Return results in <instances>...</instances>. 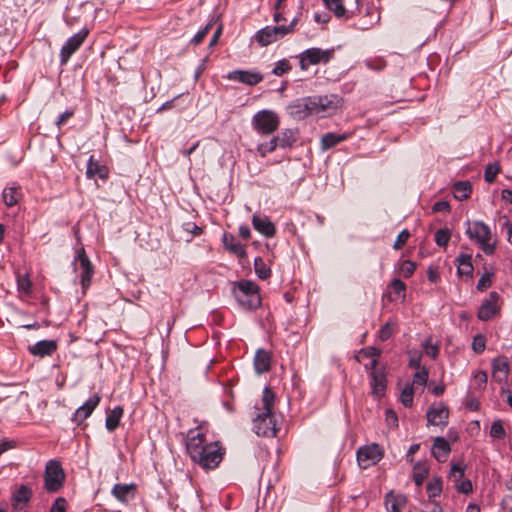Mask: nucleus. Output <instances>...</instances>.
Segmentation results:
<instances>
[{
  "label": "nucleus",
  "mask_w": 512,
  "mask_h": 512,
  "mask_svg": "<svg viewBox=\"0 0 512 512\" xmlns=\"http://www.w3.org/2000/svg\"><path fill=\"white\" fill-rule=\"evenodd\" d=\"M485 345L486 339L483 335L479 334L474 337L472 342V348L476 353H482L485 350Z\"/></svg>",
  "instance_id": "nucleus-55"
},
{
  "label": "nucleus",
  "mask_w": 512,
  "mask_h": 512,
  "mask_svg": "<svg viewBox=\"0 0 512 512\" xmlns=\"http://www.w3.org/2000/svg\"><path fill=\"white\" fill-rule=\"evenodd\" d=\"M423 349L426 355L431 357L432 359H435L439 354V347L436 344H432L430 339H427L423 343Z\"/></svg>",
  "instance_id": "nucleus-53"
},
{
  "label": "nucleus",
  "mask_w": 512,
  "mask_h": 512,
  "mask_svg": "<svg viewBox=\"0 0 512 512\" xmlns=\"http://www.w3.org/2000/svg\"><path fill=\"white\" fill-rule=\"evenodd\" d=\"M421 358L420 353H410L409 367L414 369H421Z\"/></svg>",
  "instance_id": "nucleus-64"
},
{
  "label": "nucleus",
  "mask_w": 512,
  "mask_h": 512,
  "mask_svg": "<svg viewBox=\"0 0 512 512\" xmlns=\"http://www.w3.org/2000/svg\"><path fill=\"white\" fill-rule=\"evenodd\" d=\"M391 287L395 294L401 296L402 298L405 297L406 285L403 281L400 279H394L391 282Z\"/></svg>",
  "instance_id": "nucleus-60"
},
{
  "label": "nucleus",
  "mask_w": 512,
  "mask_h": 512,
  "mask_svg": "<svg viewBox=\"0 0 512 512\" xmlns=\"http://www.w3.org/2000/svg\"><path fill=\"white\" fill-rule=\"evenodd\" d=\"M100 396L95 394L91 396L83 405H81L73 414L72 421L77 424L82 423L86 420L99 405Z\"/></svg>",
  "instance_id": "nucleus-16"
},
{
  "label": "nucleus",
  "mask_w": 512,
  "mask_h": 512,
  "mask_svg": "<svg viewBox=\"0 0 512 512\" xmlns=\"http://www.w3.org/2000/svg\"><path fill=\"white\" fill-rule=\"evenodd\" d=\"M67 509V501L63 497H58L55 499L53 504L50 507L49 512H66Z\"/></svg>",
  "instance_id": "nucleus-56"
},
{
  "label": "nucleus",
  "mask_w": 512,
  "mask_h": 512,
  "mask_svg": "<svg viewBox=\"0 0 512 512\" xmlns=\"http://www.w3.org/2000/svg\"><path fill=\"white\" fill-rule=\"evenodd\" d=\"M271 366V354L265 349H258L254 357V368L258 374L268 372Z\"/></svg>",
  "instance_id": "nucleus-24"
},
{
  "label": "nucleus",
  "mask_w": 512,
  "mask_h": 512,
  "mask_svg": "<svg viewBox=\"0 0 512 512\" xmlns=\"http://www.w3.org/2000/svg\"><path fill=\"white\" fill-rule=\"evenodd\" d=\"M253 430L259 436L274 437L277 433V421L274 414H258L253 421Z\"/></svg>",
  "instance_id": "nucleus-10"
},
{
  "label": "nucleus",
  "mask_w": 512,
  "mask_h": 512,
  "mask_svg": "<svg viewBox=\"0 0 512 512\" xmlns=\"http://www.w3.org/2000/svg\"><path fill=\"white\" fill-rule=\"evenodd\" d=\"M21 191H20V188L17 187V186H11V187H6L4 190H3V193H2V198H3V201L4 203L8 206V207H12L14 205H16L20 198H21Z\"/></svg>",
  "instance_id": "nucleus-33"
},
{
  "label": "nucleus",
  "mask_w": 512,
  "mask_h": 512,
  "mask_svg": "<svg viewBox=\"0 0 512 512\" xmlns=\"http://www.w3.org/2000/svg\"><path fill=\"white\" fill-rule=\"evenodd\" d=\"M409 237H410L409 231L406 229L402 230L398 234V236L394 242V245H393L394 249H396V250L401 249L406 244Z\"/></svg>",
  "instance_id": "nucleus-57"
},
{
  "label": "nucleus",
  "mask_w": 512,
  "mask_h": 512,
  "mask_svg": "<svg viewBox=\"0 0 512 512\" xmlns=\"http://www.w3.org/2000/svg\"><path fill=\"white\" fill-rule=\"evenodd\" d=\"M499 166L497 164H489L484 172V178L486 182L492 183L499 172Z\"/></svg>",
  "instance_id": "nucleus-54"
},
{
  "label": "nucleus",
  "mask_w": 512,
  "mask_h": 512,
  "mask_svg": "<svg viewBox=\"0 0 512 512\" xmlns=\"http://www.w3.org/2000/svg\"><path fill=\"white\" fill-rule=\"evenodd\" d=\"M383 457V450L380 445L373 443L358 449L357 461L361 468L367 469L368 467L378 463Z\"/></svg>",
  "instance_id": "nucleus-8"
},
{
  "label": "nucleus",
  "mask_w": 512,
  "mask_h": 512,
  "mask_svg": "<svg viewBox=\"0 0 512 512\" xmlns=\"http://www.w3.org/2000/svg\"><path fill=\"white\" fill-rule=\"evenodd\" d=\"M472 192V186L468 181L456 182L453 186L454 197L458 200L467 199Z\"/></svg>",
  "instance_id": "nucleus-35"
},
{
  "label": "nucleus",
  "mask_w": 512,
  "mask_h": 512,
  "mask_svg": "<svg viewBox=\"0 0 512 512\" xmlns=\"http://www.w3.org/2000/svg\"><path fill=\"white\" fill-rule=\"evenodd\" d=\"M222 242L226 250L230 253L238 256L244 257L246 255V251L244 246L236 240V238L230 233H224L222 237Z\"/></svg>",
  "instance_id": "nucleus-26"
},
{
  "label": "nucleus",
  "mask_w": 512,
  "mask_h": 512,
  "mask_svg": "<svg viewBox=\"0 0 512 512\" xmlns=\"http://www.w3.org/2000/svg\"><path fill=\"white\" fill-rule=\"evenodd\" d=\"M278 145L282 148L291 147L296 141V135L292 130H285L278 136Z\"/></svg>",
  "instance_id": "nucleus-41"
},
{
  "label": "nucleus",
  "mask_w": 512,
  "mask_h": 512,
  "mask_svg": "<svg viewBox=\"0 0 512 512\" xmlns=\"http://www.w3.org/2000/svg\"><path fill=\"white\" fill-rule=\"evenodd\" d=\"M487 379V373L479 370L473 375L472 385L475 389L483 390L486 387Z\"/></svg>",
  "instance_id": "nucleus-45"
},
{
  "label": "nucleus",
  "mask_w": 512,
  "mask_h": 512,
  "mask_svg": "<svg viewBox=\"0 0 512 512\" xmlns=\"http://www.w3.org/2000/svg\"><path fill=\"white\" fill-rule=\"evenodd\" d=\"M442 491V484L440 478H433L427 484V493L430 499L440 495Z\"/></svg>",
  "instance_id": "nucleus-43"
},
{
  "label": "nucleus",
  "mask_w": 512,
  "mask_h": 512,
  "mask_svg": "<svg viewBox=\"0 0 512 512\" xmlns=\"http://www.w3.org/2000/svg\"><path fill=\"white\" fill-rule=\"evenodd\" d=\"M237 302L247 310H253L260 306L261 297L259 293H252V295H245V297H241V295H235Z\"/></svg>",
  "instance_id": "nucleus-31"
},
{
  "label": "nucleus",
  "mask_w": 512,
  "mask_h": 512,
  "mask_svg": "<svg viewBox=\"0 0 512 512\" xmlns=\"http://www.w3.org/2000/svg\"><path fill=\"white\" fill-rule=\"evenodd\" d=\"M226 78L231 81H237L249 86H254L262 82L263 75L259 72L254 71L234 70L229 72Z\"/></svg>",
  "instance_id": "nucleus-15"
},
{
  "label": "nucleus",
  "mask_w": 512,
  "mask_h": 512,
  "mask_svg": "<svg viewBox=\"0 0 512 512\" xmlns=\"http://www.w3.org/2000/svg\"><path fill=\"white\" fill-rule=\"evenodd\" d=\"M395 326V322L391 320L387 321L379 331V339L381 341H387L392 336Z\"/></svg>",
  "instance_id": "nucleus-49"
},
{
  "label": "nucleus",
  "mask_w": 512,
  "mask_h": 512,
  "mask_svg": "<svg viewBox=\"0 0 512 512\" xmlns=\"http://www.w3.org/2000/svg\"><path fill=\"white\" fill-rule=\"evenodd\" d=\"M360 355L365 358L378 359L381 355V350L375 347H367L360 351Z\"/></svg>",
  "instance_id": "nucleus-62"
},
{
  "label": "nucleus",
  "mask_w": 512,
  "mask_h": 512,
  "mask_svg": "<svg viewBox=\"0 0 512 512\" xmlns=\"http://www.w3.org/2000/svg\"><path fill=\"white\" fill-rule=\"evenodd\" d=\"M65 479L64 471L58 461L50 460L46 464L44 475V486L48 492H56L63 486Z\"/></svg>",
  "instance_id": "nucleus-3"
},
{
  "label": "nucleus",
  "mask_w": 512,
  "mask_h": 512,
  "mask_svg": "<svg viewBox=\"0 0 512 512\" xmlns=\"http://www.w3.org/2000/svg\"><path fill=\"white\" fill-rule=\"evenodd\" d=\"M252 225L255 230L264 235L265 237H273L276 233L274 224L266 216L253 215Z\"/></svg>",
  "instance_id": "nucleus-21"
},
{
  "label": "nucleus",
  "mask_w": 512,
  "mask_h": 512,
  "mask_svg": "<svg viewBox=\"0 0 512 512\" xmlns=\"http://www.w3.org/2000/svg\"><path fill=\"white\" fill-rule=\"evenodd\" d=\"M499 299H500V296L497 292H495V291L490 292L488 298L482 302V304L478 310V313H477L478 319L481 321H488L493 316H495L500 310V306L498 304Z\"/></svg>",
  "instance_id": "nucleus-12"
},
{
  "label": "nucleus",
  "mask_w": 512,
  "mask_h": 512,
  "mask_svg": "<svg viewBox=\"0 0 512 512\" xmlns=\"http://www.w3.org/2000/svg\"><path fill=\"white\" fill-rule=\"evenodd\" d=\"M413 396H414L413 384L406 385L403 388V390L401 391V396H400L401 403L405 407H411L413 404Z\"/></svg>",
  "instance_id": "nucleus-44"
},
{
  "label": "nucleus",
  "mask_w": 512,
  "mask_h": 512,
  "mask_svg": "<svg viewBox=\"0 0 512 512\" xmlns=\"http://www.w3.org/2000/svg\"><path fill=\"white\" fill-rule=\"evenodd\" d=\"M450 452V444L444 437H436L434 439L431 453L438 462H445Z\"/></svg>",
  "instance_id": "nucleus-20"
},
{
  "label": "nucleus",
  "mask_w": 512,
  "mask_h": 512,
  "mask_svg": "<svg viewBox=\"0 0 512 512\" xmlns=\"http://www.w3.org/2000/svg\"><path fill=\"white\" fill-rule=\"evenodd\" d=\"M458 492L463 494H469L472 492V483L469 479H463L454 485Z\"/></svg>",
  "instance_id": "nucleus-58"
},
{
  "label": "nucleus",
  "mask_w": 512,
  "mask_h": 512,
  "mask_svg": "<svg viewBox=\"0 0 512 512\" xmlns=\"http://www.w3.org/2000/svg\"><path fill=\"white\" fill-rule=\"evenodd\" d=\"M18 289L26 294L30 293L31 282L27 276L18 277L17 280Z\"/></svg>",
  "instance_id": "nucleus-63"
},
{
  "label": "nucleus",
  "mask_w": 512,
  "mask_h": 512,
  "mask_svg": "<svg viewBox=\"0 0 512 512\" xmlns=\"http://www.w3.org/2000/svg\"><path fill=\"white\" fill-rule=\"evenodd\" d=\"M205 436L199 430H190L188 433L186 449L191 459L194 461L200 458V451L205 448Z\"/></svg>",
  "instance_id": "nucleus-14"
},
{
  "label": "nucleus",
  "mask_w": 512,
  "mask_h": 512,
  "mask_svg": "<svg viewBox=\"0 0 512 512\" xmlns=\"http://www.w3.org/2000/svg\"><path fill=\"white\" fill-rule=\"evenodd\" d=\"M212 28V23H208L203 29L199 30L197 34L192 38L191 43L198 45L207 36L208 32Z\"/></svg>",
  "instance_id": "nucleus-59"
},
{
  "label": "nucleus",
  "mask_w": 512,
  "mask_h": 512,
  "mask_svg": "<svg viewBox=\"0 0 512 512\" xmlns=\"http://www.w3.org/2000/svg\"><path fill=\"white\" fill-rule=\"evenodd\" d=\"M415 269L416 264L410 260H403L399 264V272L405 278L412 276Z\"/></svg>",
  "instance_id": "nucleus-46"
},
{
  "label": "nucleus",
  "mask_w": 512,
  "mask_h": 512,
  "mask_svg": "<svg viewBox=\"0 0 512 512\" xmlns=\"http://www.w3.org/2000/svg\"><path fill=\"white\" fill-rule=\"evenodd\" d=\"M308 105L316 116H328L336 113L341 106V98L335 94L310 96Z\"/></svg>",
  "instance_id": "nucleus-2"
},
{
  "label": "nucleus",
  "mask_w": 512,
  "mask_h": 512,
  "mask_svg": "<svg viewBox=\"0 0 512 512\" xmlns=\"http://www.w3.org/2000/svg\"><path fill=\"white\" fill-rule=\"evenodd\" d=\"M86 175L88 178L98 176L101 179H105L108 176V170L106 166L100 165L99 162L95 161L94 157L91 156L87 163Z\"/></svg>",
  "instance_id": "nucleus-30"
},
{
  "label": "nucleus",
  "mask_w": 512,
  "mask_h": 512,
  "mask_svg": "<svg viewBox=\"0 0 512 512\" xmlns=\"http://www.w3.org/2000/svg\"><path fill=\"white\" fill-rule=\"evenodd\" d=\"M428 424L446 426L449 418V409L443 403L433 404L426 413Z\"/></svg>",
  "instance_id": "nucleus-13"
},
{
  "label": "nucleus",
  "mask_w": 512,
  "mask_h": 512,
  "mask_svg": "<svg viewBox=\"0 0 512 512\" xmlns=\"http://www.w3.org/2000/svg\"><path fill=\"white\" fill-rule=\"evenodd\" d=\"M465 227V233L468 238L476 242L486 255L494 254L496 244L495 242H491L492 233L487 224L478 220H467L465 222Z\"/></svg>",
  "instance_id": "nucleus-1"
},
{
  "label": "nucleus",
  "mask_w": 512,
  "mask_h": 512,
  "mask_svg": "<svg viewBox=\"0 0 512 512\" xmlns=\"http://www.w3.org/2000/svg\"><path fill=\"white\" fill-rule=\"evenodd\" d=\"M254 269L255 273L261 279H267L271 275L270 268L265 264L264 260L261 257L255 258Z\"/></svg>",
  "instance_id": "nucleus-40"
},
{
  "label": "nucleus",
  "mask_w": 512,
  "mask_h": 512,
  "mask_svg": "<svg viewBox=\"0 0 512 512\" xmlns=\"http://www.w3.org/2000/svg\"><path fill=\"white\" fill-rule=\"evenodd\" d=\"M458 268L457 272L459 275L472 276L473 273V265L471 263L470 255H460L457 258Z\"/></svg>",
  "instance_id": "nucleus-38"
},
{
  "label": "nucleus",
  "mask_w": 512,
  "mask_h": 512,
  "mask_svg": "<svg viewBox=\"0 0 512 512\" xmlns=\"http://www.w3.org/2000/svg\"><path fill=\"white\" fill-rule=\"evenodd\" d=\"M492 274L491 273H485L481 276V278L478 280L477 283V289L479 291H484L488 287L491 286L492 280H491Z\"/></svg>",
  "instance_id": "nucleus-61"
},
{
  "label": "nucleus",
  "mask_w": 512,
  "mask_h": 512,
  "mask_svg": "<svg viewBox=\"0 0 512 512\" xmlns=\"http://www.w3.org/2000/svg\"><path fill=\"white\" fill-rule=\"evenodd\" d=\"M83 11L80 5H71L64 14V20L69 27H74L82 23Z\"/></svg>",
  "instance_id": "nucleus-28"
},
{
  "label": "nucleus",
  "mask_w": 512,
  "mask_h": 512,
  "mask_svg": "<svg viewBox=\"0 0 512 512\" xmlns=\"http://www.w3.org/2000/svg\"><path fill=\"white\" fill-rule=\"evenodd\" d=\"M490 435L496 439H504L506 436L505 429L501 420H495L490 428Z\"/></svg>",
  "instance_id": "nucleus-50"
},
{
  "label": "nucleus",
  "mask_w": 512,
  "mask_h": 512,
  "mask_svg": "<svg viewBox=\"0 0 512 512\" xmlns=\"http://www.w3.org/2000/svg\"><path fill=\"white\" fill-rule=\"evenodd\" d=\"M327 9L332 11L337 18H347V11L343 0H323Z\"/></svg>",
  "instance_id": "nucleus-37"
},
{
  "label": "nucleus",
  "mask_w": 512,
  "mask_h": 512,
  "mask_svg": "<svg viewBox=\"0 0 512 512\" xmlns=\"http://www.w3.org/2000/svg\"><path fill=\"white\" fill-rule=\"evenodd\" d=\"M333 55V50H322L320 48H309L300 54V67L307 70L310 65L327 63Z\"/></svg>",
  "instance_id": "nucleus-6"
},
{
  "label": "nucleus",
  "mask_w": 512,
  "mask_h": 512,
  "mask_svg": "<svg viewBox=\"0 0 512 512\" xmlns=\"http://www.w3.org/2000/svg\"><path fill=\"white\" fill-rule=\"evenodd\" d=\"M137 492V486L130 484H115L111 490V494L121 503H128L132 500Z\"/></svg>",
  "instance_id": "nucleus-19"
},
{
  "label": "nucleus",
  "mask_w": 512,
  "mask_h": 512,
  "mask_svg": "<svg viewBox=\"0 0 512 512\" xmlns=\"http://www.w3.org/2000/svg\"><path fill=\"white\" fill-rule=\"evenodd\" d=\"M407 502L403 494H394L393 492L387 493L385 497V504L389 512H402Z\"/></svg>",
  "instance_id": "nucleus-27"
},
{
  "label": "nucleus",
  "mask_w": 512,
  "mask_h": 512,
  "mask_svg": "<svg viewBox=\"0 0 512 512\" xmlns=\"http://www.w3.org/2000/svg\"><path fill=\"white\" fill-rule=\"evenodd\" d=\"M252 293H259V287L256 283L250 280H241L234 284L233 294L241 295V297H245V295H252Z\"/></svg>",
  "instance_id": "nucleus-29"
},
{
  "label": "nucleus",
  "mask_w": 512,
  "mask_h": 512,
  "mask_svg": "<svg viewBox=\"0 0 512 512\" xmlns=\"http://www.w3.org/2000/svg\"><path fill=\"white\" fill-rule=\"evenodd\" d=\"M428 377L429 372L427 368L422 367L421 369H417L416 373L413 376V384L425 386L427 384Z\"/></svg>",
  "instance_id": "nucleus-51"
},
{
  "label": "nucleus",
  "mask_w": 512,
  "mask_h": 512,
  "mask_svg": "<svg viewBox=\"0 0 512 512\" xmlns=\"http://www.w3.org/2000/svg\"><path fill=\"white\" fill-rule=\"evenodd\" d=\"M200 452V458H196L193 462L199 464L204 469L216 468L222 461L224 454L217 442L206 444L205 448Z\"/></svg>",
  "instance_id": "nucleus-5"
},
{
  "label": "nucleus",
  "mask_w": 512,
  "mask_h": 512,
  "mask_svg": "<svg viewBox=\"0 0 512 512\" xmlns=\"http://www.w3.org/2000/svg\"><path fill=\"white\" fill-rule=\"evenodd\" d=\"M509 374V364L505 357H497L492 362V375L497 382L507 380Z\"/></svg>",
  "instance_id": "nucleus-23"
},
{
  "label": "nucleus",
  "mask_w": 512,
  "mask_h": 512,
  "mask_svg": "<svg viewBox=\"0 0 512 512\" xmlns=\"http://www.w3.org/2000/svg\"><path fill=\"white\" fill-rule=\"evenodd\" d=\"M451 237L449 229H439L435 232V242L440 247H446Z\"/></svg>",
  "instance_id": "nucleus-47"
},
{
  "label": "nucleus",
  "mask_w": 512,
  "mask_h": 512,
  "mask_svg": "<svg viewBox=\"0 0 512 512\" xmlns=\"http://www.w3.org/2000/svg\"><path fill=\"white\" fill-rule=\"evenodd\" d=\"M370 378L372 394L376 397L383 396L386 390V373L384 369H381V371H371Z\"/></svg>",
  "instance_id": "nucleus-22"
},
{
  "label": "nucleus",
  "mask_w": 512,
  "mask_h": 512,
  "mask_svg": "<svg viewBox=\"0 0 512 512\" xmlns=\"http://www.w3.org/2000/svg\"><path fill=\"white\" fill-rule=\"evenodd\" d=\"M58 343L56 340H41L28 347V351L37 357L44 358L56 352Z\"/></svg>",
  "instance_id": "nucleus-18"
},
{
  "label": "nucleus",
  "mask_w": 512,
  "mask_h": 512,
  "mask_svg": "<svg viewBox=\"0 0 512 512\" xmlns=\"http://www.w3.org/2000/svg\"><path fill=\"white\" fill-rule=\"evenodd\" d=\"M275 400V394L274 392L269 388L265 387L263 390V395L261 399L262 403V412L260 414H273L272 409L274 405Z\"/></svg>",
  "instance_id": "nucleus-36"
},
{
  "label": "nucleus",
  "mask_w": 512,
  "mask_h": 512,
  "mask_svg": "<svg viewBox=\"0 0 512 512\" xmlns=\"http://www.w3.org/2000/svg\"><path fill=\"white\" fill-rule=\"evenodd\" d=\"M466 465L462 462L451 463L449 479L455 484L464 479Z\"/></svg>",
  "instance_id": "nucleus-39"
},
{
  "label": "nucleus",
  "mask_w": 512,
  "mask_h": 512,
  "mask_svg": "<svg viewBox=\"0 0 512 512\" xmlns=\"http://www.w3.org/2000/svg\"><path fill=\"white\" fill-rule=\"evenodd\" d=\"M351 136V133H333L329 132L324 134L321 137V149L323 151H326L328 149L333 148L334 146L338 145L339 143L347 140Z\"/></svg>",
  "instance_id": "nucleus-25"
},
{
  "label": "nucleus",
  "mask_w": 512,
  "mask_h": 512,
  "mask_svg": "<svg viewBox=\"0 0 512 512\" xmlns=\"http://www.w3.org/2000/svg\"><path fill=\"white\" fill-rule=\"evenodd\" d=\"M277 146H279L278 145V138L274 137V138H272L267 143L259 144L258 147H257V151L259 152V154L262 157H265L267 155V153H270V152L274 151Z\"/></svg>",
  "instance_id": "nucleus-48"
},
{
  "label": "nucleus",
  "mask_w": 512,
  "mask_h": 512,
  "mask_svg": "<svg viewBox=\"0 0 512 512\" xmlns=\"http://www.w3.org/2000/svg\"><path fill=\"white\" fill-rule=\"evenodd\" d=\"M32 496V490L26 486L21 485L14 493H13V506L15 509L19 508L21 503L26 504L30 501Z\"/></svg>",
  "instance_id": "nucleus-32"
},
{
  "label": "nucleus",
  "mask_w": 512,
  "mask_h": 512,
  "mask_svg": "<svg viewBox=\"0 0 512 512\" xmlns=\"http://www.w3.org/2000/svg\"><path fill=\"white\" fill-rule=\"evenodd\" d=\"M291 33V27L285 25L266 26L259 30L255 39L261 46H267Z\"/></svg>",
  "instance_id": "nucleus-7"
},
{
  "label": "nucleus",
  "mask_w": 512,
  "mask_h": 512,
  "mask_svg": "<svg viewBox=\"0 0 512 512\" xmlns=\"http://www.w3.org/2000/svg\"><path fill=\"white\" fill-rule=\"evenodd\" d=\"M428 475V469L417 463L413 468V480L416 486H421Z\"/></svg>",
  "instance_id": "nucleus-42"
},
{
  "label": "nucleus",
  "mask_w": 512,
  "mask_h": 512,
  "mask_svg": "<svg viewBox=\"0 0 512 512\" xmlns=\"http://www.w3.org/2000/svg\"><path fill=\"white\" fill-rule=\"evenodd\" d=\"M89 34V30L86 27L80 29V31L65 42L60 51V62L65 64L68 62L70 57L81 47Z\"/></svg>",
  "instance_id": "nucleus-9"
},
{
  "label": "nucleus",
  "mask_w": 512,
  "mask_h": 512,
  "mask_svg": "<svg viewBox=\"0 0 512 512\" xmlns=\"http://www.w3.org/2000/svg\"><path fill=\"white\" fill-rule=\"evenodd\" d=\"M290 69L291 65L289 61L286 59H282L275 64L272 73L276 76H282L283 74L287 73Z\"/></svg>",
  "instance_id": "nucleus-52"
},
{
  "label": "nucleus",
  "mask_w": 512,
  "mask_h": 512,
  "mask_svg": "<svg viewBox=\"0 0 512 512\" xmlns=\"http://www.w3.org/2000/svg\"><path fill=\"white\" fill-rule=\"evenodd\" d=\"M307 100H310V96L295 100L288 106L289 114L298 120L314 115V113H312V106L308 105Z\"/></svg>",
  "instance_id": "nucleus-17"
},
{
  "label": "nucleus",
  "mask_w": 512,
  "mask_h": 512,
  "mask_svg": "<svg viewBox=\"0 0 512 512\" xmlns=\"http://www.w3.org/2000/svg\"><path fill=\"white\" fill-rule=\"evenodd\" d=\"M123 416V408L121 406H116L112 409L106 417L105 426L108 431H114L120 422L121 417Z\"/></svg>",
  "instance_id": "nucleus-34"
},
{
  "label": "nucleus",
  "mask_w": 512,
  "mask_h": 512,
  "mask_svg": "<svg viewBox=\"0 0 512 512\" xmlns=\"http://www.w3.org/2000/svg\"><path fill=\"white\" fill-rule=\"evenodd\" d=\"M254 129L263 135L272 134L279 126V118L273 111L262 110L253 116Z\"/></svg>",
  "instance_id": "nucleus-4"
},
{
  "label": "nucleus",
  "mask_w": 512,
  "mask_h": 512,
  "mask_svg": "<svg viewBox=\"0 0 512 512\" xmlns=\"http://www.w3.org/2000/svg\"><path fill=\"white\" fill-rule=\"evenodd\" d=\"M78 264H76L75 270L80 273V281L83 289L89 287L91 278L93 275V266L87 257L85 250L83 247H80L77 250V258Z\"/></svg>",
  "instance_id": "nucleus-11"
}]
</instances>
